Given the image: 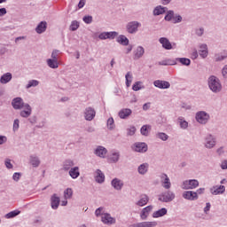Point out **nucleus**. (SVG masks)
<instances>
[{
  "label": "nucleus",
  "mask_w": 227,
  "mask_h": 227,
  "mask_svg": "<svg viewBox=\"0 0 227 227\" xmlns=\"http://www.w3.org/2000/svg\"><path fill=\"white\" fill-rule=\"evenodd\" d=\"M12 106L16 110L23 109L20 112L21 118H29L33 114V107H31L30 104L24 103L22 98H14L12 101Z\"/></svg>",
  "instance_id": "1"
},
{
  "label": "nucleus",
  "mask_w": 227,
  "mask_h": 227,
  "mask_svg": "<svg viewBox=\"0 0 227 227\" xmlns=\"http://www.w3.org/2000/svg\"><path fill=\"white\" fill-rule=\"evenodd\" d=\"M207 86L212 93H221L223 91V83L219 77L210 75L207 78Z\"/></svg>",
  "instance_id": "2"
},
{
  "label": "nucleus",
  "mask_w": 227,
  "mask_h": 227,
  "mask_svg": "<svg viewBox=\"0 0 227 227\" xmlns=\"http://www.w3.org/2000/svg\"><path fill=\"white\" fill-rule=\"evenodd\" d=\"M176 198V195L171 190H167L158 195V200L161 203H171Z\"/></svg>",
  "instance_id": "3"
},
{
  "label": "nucleus",
  "mask_w": 227,
  "mask_h": 227,
  "mask_svg": "<svg viewBox=\"0 0 227 227\" xmlns=\"http://www.w3.org/2000/svg\"><path fill=\"white\" fill-rule=\"evenodd\" d=\"M200 187V181L198 179H187L182 182L181 189L184 191H192Z\"/></svg>",
  "instance_id": "4"
},
{
  "label": "nucleus",
  "mask_w": 227,
  "mask_h": 227,
  "mask_svg": "<svg viewBox=\"0 0 227 227\" xmlns=\"http://www.w3.org/2000/svg\"><path fill=\"white\" fill-rule=\"evenodd\" d=\"M195 120L200 125H207L210 121V114L206 111H199L195 114Z\"/></svg>",
  "instance_id": "5"
},
{
  "label": "nucleus",
  "mask_w": 227,
  "mask_h": 227,
  "mask_svg": "<svg viewBox=\"0 0 227 227\" xmlns=\"http://www.w3.org/2000/svg\"><path fill=\"white\" fill-rule=\"evenodd\" d=\"M141 26V22L137 20L129 21L125 27L126 33H128L129 35H136V33L139 31Z\"/></svg>",
  "instance_id": "6"
},
{
  "label": "nucleus",
  "mask_w": 227,
  "mask_h": 227,
  "mask_svg": "<svg viewBox=\"0 0 227 227\" xmlns=\"http://www.w3.org/2000/svg\"><path fill=\"white\" fill-rule=\"evenodd\" d=\"M215 146H217V137L210 133L206 135L204 137V147L207 150H212Z\"/></svg>",
  "instance_id": "7"
},
{
  "label": "nucleus",
  "mask_w": 227,
  "mask_h": 227,
  "mask_svg": "<svg viewBox=\"0 0 227 227\" xmlns=\"http://www.w3.org/2000/svg\"><path fill=\"white\" fill-rule=\"evenodd\" d=\"M159 43H160L162 49H165V51H173L176 49V43H170L168 37H160L159 39Z\"/></svg>",
  "instance_id": "8"
},
{
  "label": "nucleus",
  "mask_w": 227,
  "mask_h": 227,
  "mask_svg": "<svg viewBox=\"0 0 227 227\" xmlns=\"http://www.w3.org/2000/svg\"><path fill=\"white\" fill-rule=\"evenodd\" d=\"M120 157H121V154L120 153V151L116 149L110 151L109 154L106 155V159L110 164H116L119 162Z\"/></svg>",
  "instance_id": "9"
},
{
  "label": "nucleus",
  "mask_w": 227,
  "mask_h": 227,
  "mask_svg": "<svg viewBox=\"0 0 227 227\" xmlns=\"http://www.w3.org/2000/svg\"><path fill=\"white\" fill-rule=\"evenodd\" d=\"M107 148L104 147V145H97L93 149V153L98 159H107Z\"/></svg>",
  "instance_id": "10"
},
{
  "label": "nucleus",
  "mask_w": 227,
  "mask_h": 227,
  "mask_svg": "<svg viewBox=\"0 0 227 227\" xmlns=\"http://www.w3.org/2000/svg\"><path fill=\"white\" fill-rule=\"evenodd\" d=\"M101 223L106 226L116 224V217H114L109 213H102Z\"/></svg>",
  "instance_id": "11"
},
{
  "label": "nucleus",
  "mask_w": 227,
  "mask_h": 227,
  "mask_svg": "<svg viewBox=\"0 0 227 227\" xmlns=\"http://www.w3.org/2000/svg\"><path fill=\"white\" fill-rule=\"evenodd\" d=\"M83 116L86 121H93V120H95V116H97V111H95V108L88 106L83 112Z\"/></svg>",
  "instance_id": "12"
},
{
  "label": "nucleus",
  "mask_w": 227,
  "mask_h": 227,
  "mask_svg": "<svg viewBox=\"0 0 227 227\" xmlns=\"http://www.w3.org/2000/svg\"><path fill=\"white\" fill-rule=\"evenodd\" d=\"M132 150L138 153H146L148 152V145L145 142H137L133 145Z\"/></svg>",
  "instance_id": "13"
},
{
  "label": "nucleus",
  "mask_w": 227,
  "mask_h": 227,
  "mask_svg": "<svg viewBox=\"0 0 227 227\" xmlns=\"http://www.w3.org/2000/svg\"><path fill=\"white\" fill-rule=\"evenodd\" d=\"M209 192L213 196H221V194H224V192H226V186L223 184H216L212 186L209 189Z\"/></svg>",
  "instance_id": "14"
},
{
  "label": "nucleus",
  "mask_w": 227,
  "mask_h": 227,
  "mask_svg": "<svg viewBox=\"0 0 227 227\" xmlns=\"http://www.w3.org/2000/svg\"><path fill=\"white\" fill-rule=\"evenodd\" d=\"M118 36V32L116 31H111V32H101L98 38L99 40H114Z\"/></svg>",
  "instance_id": "15"
},
{
  "label": "nucleus",
  "mask_w": 227,
  "mask_h": 227,
  "mask_svg": "<svg viewBox=\"0 0 227 227\" xmlns=\"http://www.w3.org/2000/svg\"><path fill=\"white\" fill-rule=\"evenodd\" d=\"M160 180L163 189H166V190L171 189V179H169V176H168V174H164V173L160 174Z\"/></svg>",
  "instance_id": "16"
},
{
  "label": "nucleus",
  "mask_w": 227,
  "mask_h": 227,
  "mask_svg": "<svg viewBox=\"0 0 227 227\" xmlns=\"http://www.w3.org/2000/svg\"><path fill=\"white\" fill-rule=\"evenodd\" d=\"M153 86L159 90H169V88H171V83L164 80H156L153 82Z\"/></svg>",
  "instance_id": "17"
},
{
  "label": "nucleus",
  "mask_w": 227,
  "mask_h": 227,
  "mask_svg": "<svg viewBox=\"0 0 227 227\" xmlns=\"http://www.w3.org/2000/svg\"><path fill=\"white\" fill-rule=\"evenodd\" d=\"M183 198L188 201H196V200H199L200 196H198V192H196L185 191L183 192Z\"/></svg>",
  "instance_id": "18"
},
{
  "label": "nucleus",
  "mask_w": 227,
  "mask_h": 227,
  "mask_svg": "<svg viewBox=\"0 0 227 227\" xmlns=\"http://www.w3.org/2000/svg\"><path fill=\"white\" fill-rule=\"evenodd\" d=\"M123 185H125V183L123 182V180L118 177H114L111 181V186L113 187V189H114V191H121V189H123Z\"/></svg>",
  "instance_id": "19"
},
{
  "label": "nucleus",
  "mask_w": 227,
  "mask_h": 227,
  "mask_svg": "<svg viewBox=\"0 0 227 227\" xmlns=\"http://www.w3.org/2000/svg\"><path fill=\"white\" fill-rule=\"evenodd\" d=\"M59 203H61V199H59V196L58 194L54 193L51 197V207L52 210H58L59 208Z\"/></svg>",
  "instance_id": "20"
},
{
  "label": "nucleus",
  "mask_w": 227,
  "mask_h": 227,
  "mask_svg": "<svg viewBox=\"0 0 227 227\" xmlns=\"http://www.w3.org/2000/svg\"><path fill=\"white\" fill-rule=\"evenodd\" d=\"M153 210V206H147L144 207L140 212V219L142 221H146L148 219V215H150V212Z\"/></svg>",
  "instance_id": "21"
},
{
  "label": "nucleus",
  "mask_w": 227,
  "mask_h": 227,
  "mask_svg": "<svg viewBox=\"0 0 227 227\" xmlns=\"http://www.w3.org/2000/svg\"><path fill=\"white\" fill-rule=\"evenodd\" d=\"M199 54L202 59H205L208 57V46L207 43H201L199 45Z\"/></svg>",
  "instance_id": "22"
},
{
  "label": "nucleus",
  "mask_w": 227,
  "mask_h": 227,
  "mask_svg": "<svg viewBox=\"0 0 227 227\" xmlns=\"http://www.w3.org/2000/svg\"><path fill=\"white\" fill-rule=\"evenodd\" d=\"M132 114V109L122 108L119 111L118 116L121 120H127Z\"/></svg>",
  "instance_id": "23"
},
{
  "label": "nucleus",
  "mask_w": 227,
  "mask_h": 227,
  "mask_svg": "<svg viewBox=\"0 0 227 227\" xmlns=\"http://www.w3.org/2000/svg\"><path fill=\"white\" fill-rule=\"evenodd\" d=\"M149 169H150V164H148L147 162H145V163L140 164L137 167V171L138 175L145 176V175H146V173H148Z\"/></svg>",
  "instance_id": "24"
},
{
  "label": "nucleus",
  "mask_w": 227,
  "mask_h": 227,
  "mask_svg": "<svg viewBox=\"0 0 227 227\" xmlns=\"http://www.w3.org/2000/svg\"><path fill=\"white\" fill-rule=\"evenodd\" d=\"M166 12H168V7H164L162 5H157L156 7H154L153 11V15L154 17H159V15H164Z\"/></svg>",
  "instance_id": "25"
},
{
  "label": "nucleus",
  "mask_w": 227,
  "mask_h": 227,
  "mask_svg": "<svg viewBox=\"0 0 227 227\" xmlns=\"http://www.w3.org/2000/svg\"><path fill=\"white\" fill-rule=\"evenodd\" d=\"M29 162H30L32 168H38L40 166V164H42L40 158L38 156H36L35 154H31L29 156Z\"/></svg>",
  "instance_id": "26"
},
{
  "label": "nucleus",
  "mask_w": 227,
  "mask_h": 227,
  "mask_svg": "<svg viewBox=\"0 0 227 227\" xmlns=\"http://www.w3.org/2000/svg\"><path fill=\"white\" fill-rule=\"evenodd\" d=\"M68 175L73 180H77V177L81 176V171L79 170V167L71 168L68 171Z\"/></svg>",
  "instance_id": "27"
},
{
  "label": "nucleus",
  "mask_w": 227,
  "mask_h": 227,
  "mask_svg": "<svg viewBox=\"0 0 227 227\" xmlns=\"http://www.w3.org/2000/svg\"><path fill=\"white\" fill-rule=\"evenodd\" d=\"M46 64L49 68H52V70H56L59 68V60L54 59H46Z\"/></svg>",
  "instance_id": "28"
},
{
  "label": "nucleus",
  "mask_w": 227,
  "mask_h": 227,
  "mask_svg": "<svg viewBox=\"0 0 227 227\" xmlns=\"http://www.w3.org/2000/svg\"><path fill=\"white\" fill-rule=\"evenodd\" d=\"M177 123L182 130H187L189 129V121L183 116L177 118Z\"/></svg>",
  "instance_id": "29"
},
{
  "label": "nucleus",
  "mask_w": 227,
  "mask_h": 227,
  "mask_svg": "<svg viewBox=\"0 0 227 227\" xmlns=\"http://www.w3.org/2000/svg\"><path fill=\"white\" fill-rule=\"evenodd\" d=\"M95 180L98 184H104V182H106V175L102 173V170L100 169L96 170Z\"/></svg>",
  "instance_id": "30"
},
{
  "label": "nucleus",
  "mask_w": 227,
  "mask_h": 227,
  "mask_svg": "<svg viewBox=\"0 0 227 227\" xmlns=\"http://www.w3.org/2000/svg\"><path fill=\"white\" fill-rule=\"evenodd\" d=\"M47 31V21H41L35 27V33L42 35Z\"/></svg>",
  "instance_id": "31"
},
{
  "label": "nucleus",
  "mask_w": 227,
  "mask_h": 227,
  "mask_svg": "<svg viewBox=\"0 0 227 227\" xmlns=\"http://www.w3.org/2000/svg\"><path fill=\"white\" fill-rule=\"evenodd\" d=\"M148 201H150V198H148V195L144 194L141 195L139 200L135 203L137 207H145V205L148 204Z\"/></svg>",
  "instance_id": "32"
},
{
  "label": "nucleus",
  "mask_w": 227,
  "mask_h": 227,
  "mask_svg": "<svg viewBox=\"0 0 227 227\" xmlns=\"http://www.w3.org/2000/svg\"><path fill=\"white\" fill-rule=\"evenodd\" d=\"M168 214V208L162 207L160 209H158L157 211H154L153 213V219H159V217H164V215H167Z\"/></svg>",
  "instance_id": "33"
},
{
  "label": "nucleus",
  "mask_w": 227,
  "mask_h": 227,
  "mask_svg": "<svg viewBox=\"0 0 227 227\" xmlns=\"http://www.w3.org/2000/svg\"><path fill=\"white\" fill-rule=\"evenodd\" d=\"M155 226H157V222H139L132 224V227H155Z\"/></svg>",
  "instance_id": "34"
},
{
  "label": "nucleus",
  "mask_w": 227,
  "mask_h": 227,
  "mask_svg": "<svg viewBox=\"0 0 227 227\" xmlns=\"http://www.w3.org/2000/svg\"><path fill=\"white\" fill-rule=\"evenodd\" d=\"M12 79H13V74H12V73H5L0 77V83L8 84V82H11Z\"/></svg>",
  "instance_id": "35"
},
{
  "label": "nucleus",
  "mask_w": 227,
  "mask_h": 227,
  "mask_svg": "<svg viewBox=\"0 0 227 227\" xmlns=\"http://www.w3.org/2000/svg\"><path fill=\"white\" fill-rule=\"evenodd\" d=\"M142 56H145V48L143 46H137L134 51V59H141Z\"/></svg>",
  "instance_id": "36"
},
{
  "label": "nucleus",
  "mask_w": 227,
  "mask_h": 227,
  "mask_svg": "<svg viewBox=\"0 0 227 227\" xmlns=\"http://www.w3.org/2000/svg\"><path fill=\"white\" fill-rule=\"evenodd\" d=\"M224 59H227V51L223 50V51L215 54V61L221 62L224 61Z\"/></svg>",
  "instance_id": "37"
},
{
  "label": "nucleus",
  "mask_w": 227,
  "mask_h": 227,
  "mask_svg": "<svg viewBox=\"0 0 227 227\" xmlns=\"http://www.w3.org/2000/svg\"><path fill=\"white\" fill-rule=\"evenodd\" d=\"M117 43H120V45H123L124 47H127L130 41H129V38L125 36L124 35H120L116 39Z\"/></svg>",
  "instance_id": "38"
},
{
  "label": "nucleus",
  "mask_w": 227,
  "mask_h": 227,
  "mask_svg": "<svg viewBox=\"0 0 227 227\" xmlns=\"http://www.w3.org/2000/svg\"><path fill=\"white\" fill-rule=\"evenodd\" d=\"M74 160H66L62 163V169H63V171H70V169H72V168H74Z\"/></svg>",
  "instance_id": "39"
},
{
  "label": "nucleus",
  "mask_w": 227,
  "mask_h": 227,
  "mask_svg": "<svg viewBox=\"0 0 227 227\" xmlns=\"http://www.w3.org/2000/svg\"><path fill=\"white\" fill-rule=\"evenodd\" d=\"M151 130H152V126H150L149 124H145L141 127L140 134L142 136H145V137H147V136H150Z\"/></svg>",
  "instance_id": "40"
},
{
  "label": "nucleus",
  "mask_w": 227,
  "mask_h": 227,
  "mask_svg": "<svg viewBox=\"0 0 227 227\" xmlns=\"http://www.w3.org/2000/svg\"><path fill=\"white\" fill-rule=\"evenodd\" d=\"M165 13L164 20H166V22H173V19H175V11L167 9Z\"/></svg>",
  "instance_id": "41"
},
{
  "label": "nucleus",
  "mask_w": 227,
  "mask_h": 227,
  "mask_svg": "<svg viewBox=\"0 0 227 227\" xmlns=\"http://www.w3.org/2000/svg\"><path fill=\"white\" fill-rule=\"evenodd\" d=\"M17 215H20V210L15 209L13 211H11L4 215L5 219H13L14 217H17Z\"/></svg>",
  "instance_id": "42"
},
{
  "label": "nucleus",
  "mask_w": 227,
  "mask_h": 227,
  "mask_svg": "<svg viewBox=\"0 0 227 227\" xmlns=\"http://www.w3.org/2000/svg\"><path fill=\"white\" fill-rule=\"evenodd\" d=\"M36 86H40V81L30 80L27 82V84L26 85V90H29L31 88H36Z\"/></svg>",
  "instance_id": "43"
},
{
  "label": "nucleus",
  "mask_w": 227,
  "mask_h": 227,
  "mask_svg": "<svg viewBox=\"0 0 227 227\" xmlns=\"http://www.w3.org/2000/svg\"><path fill=\"white\" fill-rule=\"evenodd\" d=\"M63 52H61V51L58 50V49H54L51 51V59H57V61H59V56L62 55Z\"/></svg>",
  "instance_id": "44"
},
{
  "label": "nucleus",
  "mask_w": 227,
  "mask_h": 227,
  "mask_svg": "<svg viewBox=\"0 0 227 227\" xmlns=\"http://www.w3.org/2000/svg\"><path fill=\"white\" fill-rule=\"evenodd\" d=\"M132 90L133 91H139L141 90H145V85L143 84V82H136L132 86Z\"/></svg>",
  "instance_id": "45"
},
{
  "label": "nucleus",
  "mask_w": 227,
  "mask_h": 227,
  "mask_svg": "<svg viewBox=\"0 0 227 227\" xmlns=\"http://www.w3.org/2000/svg\"><path fill=\"white\" fill-rule=\"evenodd\" d=\"M106 127L108 130H114V129L116 128V125L114 124V119L113 117L107 119Z\"/></svg>",
  "instance_id": "46"
},
{
  "label": "nucleus",
  "mask_w": 227,
  "mask_h": 227,
  "mask_svg": "<svg viewBox=\"0 0 227 227\" xmlns=\"http://www.w3.org/2000/svg\"><path fill=\"white\" fill-rule=\"evenodd\" d=\"M176 61L181 63L184 67L191 66V60L188 58H176Z\"/></svg>",
  "instance_id": "47"
},
{
  "label": "nucleus",
  "mask_w": 227,
  "mask_h": 227,
  "mask_svg": "<svg viewBox=\"0 0 227 227\" xmlns=\"http://www.w3.org/2000/svg\"><path fill=\"white\" fill-rule=\"evenodd\" d=\"M81 26V23L77 20H73L69 26L70 31H77Z\"/></svg>",
  "instance_id": "48"
},
{
  "label": "nucleus",
  "mask_w": 227,
  "mask_h": 227,
  "mask_svg": "<svg viewBox=\"0 0 227 227\" xmlns=\"http://www.w3.org/2000/svg\"><path fill=\"white\" fill-rule=\"evenodd\" d=\"M125 79H126L127 88H130V84H132V79H134V76L132 75V73L128 72L125 75Z\"/></svg>",
  "instance_id": "49"
},
{
  "label": "nucleus",
  "mask_w": 227,
  "mask_h": 227,
  "mask_svg": "<svg viewBox=\"0 0 227 227\" xmlns=\"http://www.w3.org/2000/svg\"><path fill=\"white\" fill-rule=\"evenodd\" d=\"M72 196H74V190L72 188H67L64 191L65 200H72Z\"/></svg>",
  "instance_id": "50"
},
{
  "label": "nucleus",
  "mask_w": 227,
  "mask_h": 227,
  "mask_svg": "<svg viewBox=\"0 0 227 227\" xmlns=\"http://www.w3.org/2000/svg\"><path fill=\"white\" fill-rule=\"evenodd\" d=\"M156 137H158V139H160L161 141H168V139L169 138V136H168V134L164 132H158L156 134Z\"/></svg>",
  "instance_id": "51"
},
{
  "label": "nucleus",
  "mask_w": 227,
  "mask_h": 227,
  "mask_svg": "<svg viewBox=\"0 0 227 227\" xmlns=\"http://www.w3.org/2000/svg\"><path fill=\"white\" fill-rule=\"evenodd\" d=\"M184 20V18L180 14H175L174 19L172 20L173 24H180Z\"/></svg>",
  "instance_id": "52"
},
{
  "label": "nucleus",
  "mask_w": 227,
  "mask_h": 227,
  "mask_svg": "<svg viewBox=\"0 0 227 227\" xmlns=\"http://www.w3.org/2000/svg\"><path fill=\"white\" fill-rule=\"evenodd\" d=\"M20 127V121L19 119H15L13 121L12 130L13 132H17Z\"/></svg>",
  "instance_id": "53"
},
{
  "label": "nucleus",
  "mask_w": 227,
  "mask_h": 227,
  "mask_svg": "<svg viewBox=\"0 0 227 227\" xmlns=\"http://www.w3.org/2000/svg\"><path fill=\"white\" fill-rule=\"evenodd\" d=\"M82 20L85 24H91V22H93V16L85 15L83 16Z\"/></svg>",
  "instance_id": "54"
},
{
  "label": "nucleus",
  "mask_w": 227,
  "mask_h": 227,
  "mask_svg": "<svg viewBox=\"0 0 227 227\" xmlns=\"http://www.w3.org/2000/svg\"><path fill=\"white\" fill-rule=\"evenodd\" d=\"M226 153V148L224 146H220L216 149V154L221 157Z\"/></svg>",
  "instance_id": "55"
},
{
  "label": "nucleus",
  "mask_w": 227,
  "mask_h": 227,
  "mask_svg": "<svg viewBox=\"0 0 227 227\" xmlns=\"http://www.w3.org/2000/svg\"><path fill=\"white\" fill-rule=\"evenodd\" d=\"M176 59H168L167 62H162L160 63V65H163L164 67H168V66H174L176 65Z\"/></svg>",
  "instance_id": "56"
},
{
  "label": "nucleus",
  "mask_w": 227,
  "mask_h": 227,
  "mask_svg": "<svg viewBox=\"0 0 227 227\" xmlns=\"http://www.w3.org/2000/svg\"><path fill=\"white\" fill-rule=\"evenodd\" d=\"M220 168L223 169V171H227V159H223L220 161Z\"/></svg>",
  "instance_id": "57"
},
{
  "label": "nucleus",
  "mask_w": 227,
  "mask_h": 227,
  "mask_svg": "<svg viewBox=\"0 0 227 227\" xmlns=\"http://www.w3.org/2000/svg\"><path fill=\"white\" fill-rule=\"evenodd\" d=\"M136 130L137 129L135 128V126H129L127 129V136H134V134H136Z\"/></svg>",
  "instance_id": "58"
},
{
  "label": "nucleus",
  "mask_w": 227,
  "mask_h": 227,
  "mask_svg": "<svg viewBox=\"0 0 227 227\" xmlns=\"http://www.w3.org/2000/svg\"><path fill=\"white\" fill-rule=\"evenodd\" d=\"M102 214H106V212H104V207H100L95 210L96 217L101 216V218H102Z\"/></svg>",
  "instance_id": "59"
},
{
  "label": "nucleus",
  "mask_w": 227,
  "mask_h": 227,
  "mask_svg": "<svg viewBox=\"0 0 227 227\" xmlns=\"http://www.w3.org/2000/svg\"><path fill=\"white\" fill-rule=\"evenodd\" d=\"M4 166L5 168H7V169H13V164H12V160L8 158L4 160Z\"/></svg>",
  "instance_id": "60"
},
{
  "label": "nucleus",
  "mask_w": 227,
  "mask_h": 227,
  "mask_svg": "<svg viewBox=\"0 0 227 227\" xmlns=\"http://www.w3.org/2000/svg\"><path fill=\"white\" fill-rule=\"evenodd\" d=\"M205 34V28H203V27H199V28H196L195 29V35H197V36H201L202 35H204Z\"/></svg>",
  "instance_id": "61"
},
{
  "label": "nucleus",
  "mask_w": 227,
  "mask_h": 227,
  "mask_svg": "<svg viewBox=\"0 0 227 227\" xmlns=\"http://www.w3.org/2000/svg\"><path fill=\"white\" fill-rule=\"evenodd\" d=\"M223 79H227V65L223 66L221 70Z\"/></svg>",
  "instance_id": "62"
},
{
  "label": "nucleus",
  "mask_w": 227,
  "mask_h": 227,
  "mask_svg": "<svg viewBox=\"0 0 227 227\" xmlns=\"http://www.w3.org/2000/svg\"><path fill=\"white\" fill-rule=\"evenodd\" d=\"M20 176H22V174L16 172L12 175V180H14V182H19V180H20Z\"/></svg>",
  "instance_id": "63"
},
{
  "label": "nucleus",
  "mask_w": 227,
  "mask_h": 227,
  "mask_svg": "<svg viewBox=\"0 0 227 227\" xmlns=\"http://www.w3.org/2000/svg\"><path fill=\"white\" fill-rule=\"evenodd\" d=\"M210 208H212V205L210 202L206 203V207H204V214L208 215V212H210Z\"/></svg>",
  "instance_id": "64"
}]
</instances>
